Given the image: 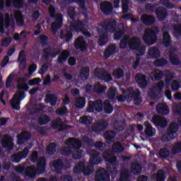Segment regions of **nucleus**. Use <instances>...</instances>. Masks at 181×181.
I'll return each instance as SVG.
<instances>
[{
	"label": "nucleus",
	"mask_w": 181,
	"mask_h": 181,
	"mask_svg": "<svg viewBox=\"0 0 181 181\" xmlns=\"http://www.w3.org/2000/svg\"><path fill=\"white\" fill-rule=\"evenodd\" d=\"M115 33V39L119 40L124 35V31H117V21L114 19H106L101 23V28L98 30L99 40L98 43L99 46H105L108 42L109 33Z\"/></svg>",
	"instance_id": "nucleus-1"
},
{
	"label": "nucleus",
	"mask_w": 181,
	"mask_h": 181,
	"mask_svg": "<svg viewBox=\"0 0 181 181\" xmlns=\"http://www.w3.org/2000/svg\"><path fill=\"white\" fill-rule=\"evenodd\" d=\"M44 54L42 55L44 57V60L47 61L50 57L52 59H54L56 57L57 58V63L58 64H64L69 57H70V52L67 51V49H64L62 52V49L60 48L56 47H44L42 49ZM61 53V54H60Z\"/></svg>",
	"instance_id": "nucleus-2"
},
{
	"label": "nucleus",
	"mask_w": 181,
	"mask_h": 181,
	"mask_svg": "<svg viewBox=\"0 0 181 181\" xmlns=\"http://www.w3.org/2000/svg\"><path fill=\"white\" fill-rule=\"evenodd\" d=\"M48 11L49 12L50 18L55 19V21L51 24V31L54 35H56L57 33V30L63 26V14H56V7L52 4L49 5Z\"/></svg>",
	"instance_id": "nucleus-3"
},
{
	"label": "nucleus",
	"mask_w": 181,
	"mask_h": 181,
	"mask_svg": "<svg viewBox=\"0 0 181 181\" xmlns=\"http://www.w3.org/2000/svg\"><path fill=\"white\" fill-rule=\"evenodd\" d=\"M160 32L159 28H148L143 36V40L146 45L152 46L158 41V35Z\"/></svg>",
	"instance_id": "nucleus-4"
},
{
	"label": "nucleus",
	"mask_w": 181,
	"mask_h": 181,
	"mask_svg": "<svg viewBox=\"0 0 181 181\" xmlns=\"http://www.w3.org/2000/svg\"><path fill=\"white\" fill-rule=\"evenodd\" d=\"M129 47L130 50H136L140 56H144L146 52V47L141 42L139 37H133L129 40Z\"/></svg>",
	"instance_id": "nucleus-5"
},
{
	"label": "nucleus",
	"mask_w": 181,
	"mask_h": 181,
	"mask_svg": "<svg viewBox=\"0 0 181 181\" xmlns=\"http://www.w3.org/2000/svg\"><path fill=\"white\" fill-rule=\"evenodd\" d=\"M93 74H94V76L96 77V78L103 80V81H105L106 83L112 81V76H111V74H110L107 71H105L104 69H100V68H96L95 69Z\"/></svg>",
	"instance_id": "nucleus-6"
},
{
	"label": "nucleus",
	"mask_w": 181,
	"mask_h": 181,
	"mask_svg": "<svg viewBox=\"0 0 181 181\" xmlns=\"http://www.w3.org/2000/svg\"><path fill=\"white\" fill-rule=\"evenodd\" d=\"M26 97L25 92H17L14 95L13 101L11 102V107L16 111H19L21 110L20 103Z\"/></svg>",
	"instance_id": "nucleus-7"
},
{
	"label": "nucleus",
	"mask_w": 181,
	"mask_h": 181,
	"mask_svg": "<svg viewBox=\"0 0 181 181\" xmlns=\"http://www.w3.org/2000/svg\"><path fill=\"white\" fill-rule=\"evenodd\" d=\"M87 25L86 21L76 20L70 23L69 29L72 32H77L78 33L83 30Z\"/></svg>",
	"instance_id": "nucleus-8"
},
{
	"label": "nucleus",
	"mask_w": 181,
	"mask_h": 181,
	"mask_svg": "<svg viewBox=\"0 0 181 181\" xmlns=\"http://www.w3.org/2000/svg\"><path fill=\"white\" fill-rule=\"evenodd\" d=\"M95 181H110V173L104 168L98 169L95 175Z\"/></svg>",
	"instance_id": "nucleus-9"
},
{
	"label": "nucleus",
	"mask_w": 181,
	"mask_h": 181,
	"mask_svg": "<svg viewBox=\"0 0 181 181\" xmlns=\"http://www.w3.org/2000/svg\"><path fill=\"white\" fill-rule=\"evenodd\" d=\"M108 125H110L108 121L105 119L99 120L93 124L92 131L93 132H96L97 134L98 132H103V131H105V129L108 128Z\"/></svg>",
	"instance_id": "nucleus-10"
},
{
	"label": "nucleus",
	"mask_w": 181,
	"mask_h": 181,
	"mask_svg": "<svg viewBox=\"0 0 181 181\" xmlns=\"http://www.w3.org/2000/svg\"><path fill=\"white\" fill-rule=\"evenodd\" d=\"M74 46L76 50H80L82 52H88L87 49V42L84 40V37L83 36H80L75 40Z\"/></svg>",
	"instance_id": "nucleus-11"
},
{
	"label": "nucleus",
	"mask_w": 181,
	"mask_h": 181,
	"mask_svg": "<svg viewBox=\"0 0 181 181\" xmlns=\"http://www.w3.org/2000/svg\"><path fill=\"white\" fill-rule=\"evenodd\" d=\"M100 8L101 12H103L104 15H111L114 11V6L112 5V3L108 1L101 2L100 4Z\"/></svg>",
	"instance_id": "nucleus-12"
},
{
	"label": "nucleus",
	"mask_w": 181,
	"mask_h": 181,
	"mask_svg": "<svg viewBox=\"0 0 181 181\" xmlns=\"http://www.w3.org/2000/svg\"><path fill=\"white\" fill-rule=\"evenodd\" d=\"M28 155H29V148L25 147L21 152L11 155V160L14 162V163H19L21 159L28 158Z\"/></svg>",
	"instance_id": "nucleus-13"
},
{
	"label": "nucleus",
	"mask_w": 181,
	"mask_h": 181,
	"mask_svg": "<svg viewBox=\"0 0 181 181\" xmlns=\"http://www.w3.org/2000/svg\"><path fill=\"white\" fill-rule=\"evenodd\" d=\"M90 159L89 163L92 165H100V162H103V158L100 157V152H98L94 150H90L89 151Z\"/></svg>",
	"instance_id": "nucleus-14"
},
{
	"label": "nucleus",
	"mask_w": 181,
	"mask_h": 181,
	"mask_svg": "<svg viewBox=\"0 0 181 181\" xmlns=\"http://www.w3.org/2000/svg\"><path fill=\"white\" fill-rule=\"evenodd\" d=\"M71 127V126L64 124L62 118L57 119L52 124V128L58 129L59 132H63V131H66V129H69Z\"/></svg>",
	"instance_id": "nucleus-15"
},
{
	"label": "nucleus",
	"mask_w": 181,
	"mask_h": 181,
	"mask_svg": "<svg viewBox=\"0 0 181 181\" xmlns=\"http://www.w3.org/2000/svg\"><path fill=\"white\" fill-rule=\"evenodd\" d=\"M103 158L107 163H110L111 165L117 163V156L114 154V151L111 150L105 151L103 153Z\"/></svg>",
	"instance_id": "nucleus-16"
},
{
	"label": "nucleus",
	"mask_w": 181,
	"mask_h": 181,
	"mask_svg": "<svg viewBox=\"0 0 181 181\" xmlns=\"http://www.w3.org/2000/svg\"><path fill=\"white\" fill-rule=\"evenodd\" d=\"M136 83H137L139 87L144 90L148 87V81L146 80V75H144L141 73H138L135 76Z\"/></svg>",
	"instance_id": "nucleus-17"
},
{
	"label": "nucleus",
	"mask_w": 181,
	"mask_h": 181,
	"mask_svg": "<svg viewBox=\"0 0 181 181\" xmlns=\"http://www.w3.org/2000/svg\"><path fill=\"white\" fill-rule=\"evenodd\" d=\"M32 138V134L30 132L27 131L21 132V133L18 136L17 144L18 145H23L25 142H28L29 139Z\"/></svg>",
	"instance_id": "nucleus-18"
},
{
	"label": "nucleus",
	"mask_w": 181,
	"mask_h": 181,
	"mask_svg": "<svg viewBox=\"0 0 181 181\" xmlns=\"http://www.w3.org/2000/svg\"><path fill=\"white\" fill-rule=\"evenodd\" d=\"M50 164L53 165L56 173L62 175L63 169H64V163H63V160L58 158L54 160L53 162L50 163Z\"/></svg>",
	"instance_id": "nucleus-19"
},
{
	"label": "nucleus",
	"mask_w": 181,
	"mask_h": 181,
	"mask_svg": "<svg viewBox=\"0 0 181 181\" xmlns=\"http://www.w3.org/2000/svg\"><path fill=\"white\" fill-rule=\"evenodd\" d=\"M128 98L130 100H133L134 102V105H140L141 103H142V99L141 98V92L139 90H134L132 93H130L128 95Z\"/></svg>",
	"instance_id": "nucleus-20"
},
{
	"label": "nucleus",
	"mask_w": 181,
	"mask_h": 181,
	"mask_svg": "<svg viewBox=\"0 0 181 181\" xmlns=\"http://www.w3.org/2000/svg\"><path fill=\"white\" fill-rule=\"evenodd\" d=\"M65 145L71 146L73 149H80L81 148V141L74 137H71L65 141Z\"/></svg>",
	"instance_id": "nucleus-21"
},
{
	"label": "nucleus",
	"mask_w": 181,
	"mask_h": 181,
	"mask_svg": "<svg viewBox=\"0 0 181 181\" xmlns=\"http://www.w3.org/2000/svg\"><path fill=\"white\" fill-rule=\"evenodd\" d=\"M1 146L7 151H13V139L11 136H5L1 141Z\"/></svg>",
	"instance_id": "nucleus-22"
},
{
	"label": "nucleus",
	"mask_w": 181,
	"mask_h": 181,
	"mask_svg": "<svg viewBox=\"0 0 181 181\" xmlns=\"http://www.w3.org/2000/svg\"><path fill=\"white\" fill-rule=\"evenodd\" d=\"M47 160L46 159V157H40L39 160L37 162V171L39 172V173H43L44 172H46V166L47 165Z\"/></svg>",
	"instance_id": "nucleus-23"
},
{
	"label": "nucleus",
	"mask_w": 181,
	"mask_h": 181,
	"mask_svg": "<svg viewBox=\"0 0 181 181\" xmlns=\"http://www.w3.org/2000/svg\"><path fill=\"white\" fill-rule=\"evenodd\" d=\"M156 110L160 115H168L170 112L169 106L165 103H158L156 107Z\"/></svg>",
	"instance_id": "nucleus-24"
},
{
	"label": "nucleus",
	"mask_w": 181,
	"mask_h": 181,
	"mask_svg": "<svg viewBox=\"0 0 181 181\" xmlns=\"http://www.w3.org/2000/svg\"><path fill=\"white\" fill-rule=\"evenodd\" d=\"M156 15L157 18L160 22H163L165 19L168 17V12L166 11V8L163 6H159L156 10Z\"/></svg>",
	"instance_id": "nucleus-25"
},
{
	"label": "nucleus",
	"mask_w": 181,
	"mask_h": 181,
	"mask_svg": "<svg viewBox=\"0 0 181 181\" xmlns=\"http://www.w3.org/2000/svg\"><path fill=\"white\" fill-rule=\"evenodd\" d=\"M59 37L60 39H62L63 40H64L66 43H70V42L73 40V31L62 30H61Z\"/></svg>",
	"instance_id": "nucleus-26"
},
{
	"label": "nucleus",
	"mask_w": 181,
	"mask_h": 181,
	"mask_svg": "<svg viewBox=\"0 0 181 181\" xmlns=\"http://www.w3.org/2000/svg\"><path fill=\"white\" fill-rule=\"evenodd\" d=\"M144 127H146L144 134L146 136H149L151 138L156 135V129L152 127L149 121H146L144 122Z\"/></svg>",
	"instance_id": "nucleus-27"
},
{
	"label": "nucleus",
	"mask_w": 181,
	"mask_h": 181,
	"mask_svg": "<svg viewBox=\"0 0 181 181\" xmlns=\"http://www.w3.org/2000/svg\"><path fill=\"white\" fill-rule=\"evenodd\" d=\"M141 21L144 25L146 26H152L156 21V19L153 16H149L148 14H143L141 17Z\"/></svg>",
	"instance_id": "nucleus-28"
},
{
	"label": "nucleus",
	"mask_w": 181,
	"mask_h": 181,
	"mask_svg": "<svg viewBox=\"0 0 181 181\" xmlns=\"http://www.w3.org/2000/svg\"><path fill=\"white\" fill-rule=\"evenodd\" d=\"M37 173V170L35 165L27 166L24 172L25 176L30 177V179H34V177H36Z\"/></svg>",
	"instance_id": "nucleus-29"
},
{
	"label": "nucleus",
	"mask_w": 181,
	"mask_h": 181,
	"mask_svg": "<svg viewBox=\"0 0 181 181\" xmlns=\"http://www.w3.org/2000/svg\"><path fill=\"white\" fill-rule=\"evenodd\" d=\"M18 60L20 63L21 67H23V69H26L28 61L26 60V52L25 50L23 49L19 52Z\"/></svg>",
	"instance_id": "nucleus-30"
},
{
	"label": "nucleus",
	"mask_w": 181,
	"mask_h": 181,
	"mask_svg": "<svg viewBox=\"0 0 181 181\" xmlns=\"http://www.w3.org/2000/svg\"><path fill=\"white\" fill-rule=\"evenodd\" d=\"M14 18L17 25H20V26H23V25H25V19L23 18V14H22L21 10L14 11Z\"/></svg>",
	"instance_id": "nucleus-31"
},
{
	"label": "nucleus",
	"mask_w": 181,
	"mask_h": 181,
	"mask_svg": "<svg viewBox=\"0 0 181 181\" xmlns=\"http://www.w3.org/2000/svg\"><path fill=\"white\" fill-rule=\"evenodd\" d=\"M163 45L164 47H169L172 45V37L168 31H164L163 33Z\"/></svg>",
	"instance_id": "nucleus-32"
},
{
	"label": "nucleus",
	"mask_w": 181,
	"mask_h": 181,
	"mask_svg": "<svg viewBox=\"0 0 181 181\" xmlns=\"http://www.w3.org/2000/svg\"><path fill=\"white\" fill-rule=\"evenodd\" d=\"M115 135H117L115 132L112 130H107L104 133L103 136L105 139H106L107 144H112V142H114Z\"/></svg>",
	"instance_id": "nucleus-33"
},
{
	"label": "nucleus",
	"mask_w": 181,
	"mask_h": 181,
	"mask_svg": "<svg viewBox=\"0 0 181 181\" xmlns=\"http://www.w3.org/2000/svg\"><path fill=\"white\" fill-rule=\"evenodd\" d=\"M148 57L150 59H159L160 57V50L156 47H153L148 50Z\"/></svg>",
	"instance_id": "nucleus-34"
},
{
	"label": "nucleus",
	"mask_w": 181,
	"mask_h": 181,
	"mask_svg": "<svg viewBox=\"0 0 181 181\" xmlns=\"http://www.w3.org/2000/svg\"><path fill=\"white\" fill-rule=\"evenodd\" d=\"M115 50H117L115 45H109L104 52L105 59H110L111 56L115 54Z\"/></svg>",
	"instance_id": "nucleus-35"
},
{
	"label": "nucleus",
	"mask_w": 181,
	"mask_h": 181,
	"mask_svg": "<svg viewBox=\"0 0 181 181\" xmlns=\"http://www.w3.org/2000/svg\"><path fill=\"white\" fill-rule=\"evenodd\" d=\"M74 1L78 4L79 9H81L83 16L87 18L88 13H87V6H86V0H74Z\"/></svg>",
	"instance_id": "nucleus-36"
},
{
	"label": "nucleus",
	"mask_w": 181,
	"mask_h": 181,
	"mask_svg": "<svg viewBox=\"0 0 181 181\" xmlns=\"http://www.w3.org/2000/svg\"><path fill=\"white\" fill-rule=\"evenodd\" d=\"M45 103L50 104L52 107L57 104V96L54 94H48L45 96Z\"/></svg>",
	"instance_id": "nucleus-37"
},
{
	"label": "nucleus",
	"mask_w": 181,
	"mask_h": 181,
	"mask_svg": "<svg viewBox=\"0 0 181 181\" xmlns=\"http://www.w3.org/2000/svg\"><path fill=\"white\" fill-rule=\"evenodd\" d=\"M169 59L173 66H179L180 64V59L177 58L176 54L173 51H170Z\"/></svg>",
	"instance_id": "nucleus-38"
},
{
	"label": "nucleus",
	"mask_w": 181,
	"mask_h": 181,
	"mask_svg": "<svg viewBox=\"0 0 181 181\" xmlns=\"http://www.w3.org/2000/svg\"><path fill=\"white\" fill-rule=\"evenodd\" d=\"M154 124L160 128H165L168 125V121L165 117H157L154 119Z\"/></svg>",
	"instance_id": "nucleus-39"
},
{
	"label": "nucleus",
	"mask_w": 181,
	"mask_h": 181,
	"mask_svg": "<svg viewBox=\"0 0 181 181\" xmlns=\"http://www.w3.org/2000/svg\"><path fill=\"white\" fill-rule=\"evenodd\" d=\"M151 76L154 81H159V80H162L163 78V76H165V74L163 71L156 69L152 72Z\"/></svg>",
	"instance_id": "nucleus-40"
},
{
	"label": "nucleus",
	"mask_w": 181,
	"mask_h": 181,
	"mask_svg": "<svg viewBox=\"0 0 181 181\" xmlns=\"http://www.w3.org/2000/svg\"><path fill=\"white\" fill-rule=\"evenodd\" d=\"M18 83H20L17 86L18 90H22L23 91H29V86L28 84H25V86H23V83H26V78H20L18 80Z\"/></svg>",
	"instance_id": "nucleus-41"
},
{
	"label": "nucleus",
	"mask_w": 181,
	"mask_h": 181,
	"mask_svg": "<svg viewBox=\"0 0 181 181\" xmlns=\"http://www.w3.org/2000/svg\"><path fill=\"white\" fill-rule=\"evenodd\" d=\"M142 170V166L138 163H133L131 165V171L133 175H139Z\"/></svg>",
	"instance_id": "nucleus-42"
},
{
	"label": "nucleus",
	"mask_w": 181,
	"mask_h": 181,
	"mask_svg": "<svg viewBox=\"0 0 181 181\" xmlns=\"http://www.w3.org/2000/svg\"><path fill=\"white\" fill-rule=\"evenodd\" d=\"M112 149L114 152H116V153H121V152H124V151H125V148L119 141L115 142L112 145Z\"/></svg>",
	"instance_id": "nucleus-43"
},
{
	"label": "nucleus",
	"mask_w": 181,
	"mask_h": 181,
	"mask_svg": "<svg viewBox=\"0 0 181 181\" xmlns=\"http://www.w3.org/2000/svg\"><path fill=\"white\" fill-rule=\"evenodd\" d=\"M154 66L156 67H165L166 64H168V59L161 57L160 59L156 58V59L153 62Z\"/></svg>",
	"instance_id": "nucleus-44"
},
{
	"label": "nucleus",
	"mask_w": 181,
	"mask_h": 181,
	"mask_svg": "<svg viewBox=\"0 0 181 181\" xmlns=\"http://www.w3.org/2000/svg\"><path fill=\"white\" fill-rule=\"evenodd\" d=\"M168 132H170L173 135L175 136H177V131H179V126L177 123L173 122L170 124L167 129Z\"/></svg>",
	"instance_id": "nucleus-45"
},
{
	"label": "nucleus",
	"mask_w": 181,
	"mask_h": 181,
	"mask_svg": "<svg viewBox=\"0 0 181 181\" xmlns=\"http://www.w3.org/2000/svg\"><path fill=\"white\" fill-rule=\"evenodd\" d=\"M175 138H176V136L173 134V133L168 132L167 130L166 134L161 136L160 141L162 142H169V141H172V139H175Z\"/></svg>",
	"instance_id": "nucleus-46"
},
{
	"label": "nucleus",
	"mask_w": 181,
	"mask_h": 181,
	"mask_svg": "<svg viewBox=\"0 0 181 181\" xmlns=\"http://www.w3.org/2000/svg\"><path fill=\"white\" fill-rule=\"evenodd\" d=\"M93 117L85 115L79 118V122L83 124V125H90L93 124Z\"/></svg>",
	"instance_id": "nucleus-47"
},
{
	"label": "nucleus",
	"mask_w": 181,
	"mask_h": 181,
	"mask_svg": "<svg viewBox=\"0 0 181 181\" xmlns=\"http://www.w3.org/2000/svg\"><path fill=\"white\" fill-rule=\"evenodd\" d=\"M105 90H107V88L105 86L101 85V83H100L99 82H97L95 83V86L93 87V91L95 93L101 94V93H104V91H105Z\"/></svg>",
	"instance_id": "nucleus-48"
},
{
	"label": "nucleus",
	"mask_w": 181,
	"mask_h": 181,
	"mask_svg": "<svg viewBox=\"0 0 181 181\" xmlns=\"http://www.w3.org/2000/svg\"><path fill=\"white\" fill-rule=\"evenodd\" d=\"M124 69L120 68L114 69L112 72L113 77H115V78H117V80H119V78H122V77H124Z\"/></svg>",
	"instance_id": "nucleus-49"
},
{
	"label": "nucleus",
	"mask_w": 181,
	"mask_h": 181,
	"mask_svg": "<svg viewBox=\"0 0 181 181\" xmlns=\"http://www.w3.org/2000/svg\"><path fill=\"white\" fill-rule=\"evenodd\" d=\"M104 111L106 114H112L114 111V107L112 104L108 102V100H105L103 103Z\"/></svg>",
	"instance_id": "nucleus-50"
},
{
	"label": "nucleus",
	"mask_w": 181,
	"mask_h": 181,
	"mask_svg": "<svg viewBox=\"0 0 181 181\" xmlns=\"http://www.w3.org/2000/svg\"><path fill=\"white\" fill-rule=\"evenodd\" d=\"M75 105L76 108H84L86 106V98H78L75 100Z\"/></svg>",
	"instance_id": "nucleus-51"
},
{
	"label": "nucleus",
	"mask_w": 181,
	"mask_h": 181,
	"mask_svg": "<svg viewBox=\"0 0 181 181\" xmlns=\"http://www.w3.org/2000/svg\"><path fill=\"white\" fill-rule=\"evenodd\" d=\"M171 153L173 155H177V153H181V141H177L171 148Z\"/></svg>",
	"instance_id": "nucleus-52"
},
{
	"label": "nucleus",
	"mask_w": 181,
	"mask_h": 181,
	"mask_svg": "<svg viewBox=\"0 0 181 181\" xmlns=\"http://www.w3.org/2000/svg\"><path fill=\"white\" fill-rule=\"evenodd\" d=\"M158 155L160 158H162L163 159H166V158H168L169 155H170V152H169V149L164 147L159 150Z\"/></svg>",
	"instance_id": "nucleus-53"
},
{
	"label": "nucleus",
	"mask_w": 181,
	"mask_h": 181,
	"mask_svg": "<svg viewBox=\"0 0 181 181\" xmlns=\"http://www.w3.org/2000/svg\"><path fill=\"white\" fill-rule=\"evenodd\" d=\"M81 76L85 80H88L90 77V68L88 66H83L81 71Z\"/></svg>",
	"instance_id": "nucleus-54"
},
{
	"label": "nucleus",
	"mask_w": 181,
	"mask_h": 181,
	"mask_svg": "<svg viewBox=\"0 0 181 181\" xmlns=\"http://www.w3.org/2000/svg\"><path fill=\"white\" fill-rule=\"evenodd\" d=\"M156 181H165L166 180V175H165V170L160 169L158 170L157 175L156 176Z\"/></svg>",
	"instance_id": "nucleus-55"
},
{
	"label": "nucleus",
	"mask_w": 181,
	"mask_h": 181,
	"mask_svg": "<svg viewBox=\"0 0 181 181\" xmlns=\"http://www.w3.org/2000/svg\"><path fill=\"white\" fill-rule=\"evenodd\" d=\"M50 122V117L46 115H42L38 119L39 125H46Z\"/></svg>",
	"instance_id": "nucleus-56"
},
{
	"label": "nucleus",
	"mask_w": 181,
	"mask_h": 181,
	"mask_svg": "<svg viewBox=\"0 0 181 181\" xmlns=\"http://www.w3.org/2000/svg\"><path fill=\"white\" fill-rule=\"evenodd\" d=\"M57 148V145L56 143H51L47 148V153H48V155H54Z\"/></svg>",
	"instance_id": "nucleus-57"
},
{
	"label": "nucleus",
	"mask_w": 181,
	"mask_h": 181,
	"mask_svg": "<svg viewBox=\"0 0 181 181\" xmlns=\"http://www.w3.org/2000/svg\"><path fill=\"white\" fill-rule=\"evenodd\" d=\"M71 147L64 146L61 148V155L63 156H70L72 153Z\"/></svg>",
	"instance_id": "nucleus-58"
},
{
	"label": "nucleus",
	"mask_w": 181,
	"mask_h": 181,
	"mask_svg": "<svg viewBox=\"0 0 181 181\" xmlns=\"http://www.w3.org/2000/svg\"><path fill=\"white\" fill-rule=\"evenodd\" d=\"M95 110L98 111V112H101L103 111V105H104V102L103 100L99 99L94 102Z\"/></svg>",
	"instance_id": "nucleus-59"
},
{
	"label": "nucleus",
	"mask_w": 181,
	"mask_h": 181,
	"mask_svg": "<svg viewBox=\"0 0 181 181\" xmlns=\"http://www.w3.org/2000/svg\"><path fill=\"white\" fill-rule=\"evenodd\" d=\"M117 93V88L112 86L109 88V90L107 91V97L110 99L114 100L115 98V94Z\"/></svg>",
	"instance_id": "nucleus-60"
},
{
	"label": "nucleus",
	"mask_w": 181,
	"mask_h": 181,
	"mask_svg": "<svg viewBox=\"0 0 181 181\" xmlns=\"http://www.w3.org/2000/svg\"><path fill=\"white\" fill-rule=\"evenodd\" d=\"M73 159H81L83 158L82 150H75L71 153Z\"/></svg>",
	"instance_id": "nucleus-61"
},
{
	"label": "nucleus",
	"mask_w": 181,
	"mask_h": 181,
	"mask_svg": "<svg viewBox=\"0 0 181 181\" xmlns=\"http://www.w3.org/2000/svg\"><path fill=\"white\" fill-rule=\"evenodd\" d=\"M145 9L146 11H147L148 12H156V9H158V7L156 6V5L153 4H146L145 6Z\"/></svg>",
	"instance_id": "nucleus-62"
},
{
	"label": "nucleus",
	"mask_w": 181,
	"mask_h": 181,
	"mask_svg": "<svg viewBox=\"0 0 181 181\" xmlns=\"http://www.w3.org/2000/svg\"><path fill=\"white\" fill-rule=\"evenodd\" d=\"M12 2L16 9H21V8H23V4H25V1L23 0H12Z\"/></svg>",
	"instance_id": "nucleus-63"
},
{
	"label": "nucleus",
	"mask_w": 181,
	"mask_h": 181,
	"mask_svg": "<svg viewBox=\"0 0 181 181\" xmlns=\"http://www.w3.org/2000/svg\"><path fill=\"white\" fill-rule=\"evenodd\" d=\"M173 111L175 115H181V103H176L174 105Z\"/></svg>",
	"instance_id": "nucleus-64"
}]
</instances>
